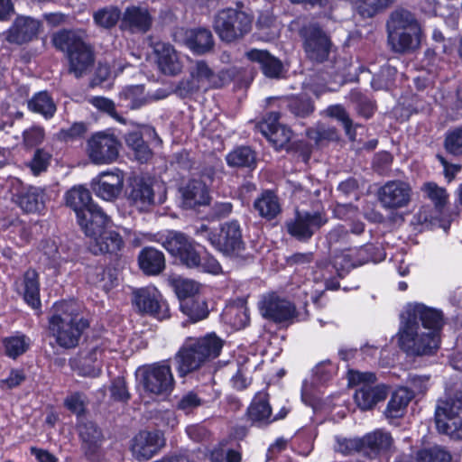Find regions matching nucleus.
Wrapping results in <instances>:
<instances>
[{"label": "nucleus", "mask_w": 462, "mask_h": 462, "mask_svg": "<svg viewBox=\"0 0 462 462\" xmlns=\"http://www.w3.org/2000/svg\"><path fill=\"white\" fill-rule=\"evenodd\" d=\"M180 261L189 268H197L200 263V254L196 250L195 245L191 240L188 246L179 254Z\"/></svg>", "instance_id": "338daca9"}, {"label": "nucleus", "mask_w": 462, "mask_h": 462, "mask_svg": "<svg viewBox=\"0 0 462 462\" xmlns=\"http://www.w3.org/2000/svg\"><path fill=\"white\" fill-rule=\"evenodd\" d=\"M143 87L142 85L130 86L121 92V98L128 101L126 106L133 109L140 107L144 101Z\"/></svg>", "instance_id": "13d9d810"}, {"label": "nucleus", "mask_w": 462, "mask_h": 462, "mask_svg": "<svg viewBox=\"0 0 462 462\" xmlns=\"http://www.w3.org/2000/svg\"><path fill=\"white\" fill-rule=\"evenodd\" d=\"M65 200L66 205L75 211L78 223L86 236L96 233L95 229L89 226L91 221L100 227L108 220V216L102 208L93 203L90 191L82 185L69 189L65 194Z\"/></svg>", "instance_id": "423d86ee"}, {"label": "nucleus", "mask_w": 462, "mask_h": 462, "mask_svg": "<svg viewBox=\"0 0 462 462\" xmlns=\"http://www.w3.org/2000/svg\"><path fill=\"white\" fill-rule=\"evenodd\" d=\"M174 36L176 41L181 42L195 54L208 52L214 46L212 33L205 28H181L175 32Z\"/></svg>", "instance_id": "bb28decb"}, {"label": "nucleus", "mask_w": 462, "mask_h": 462, "mask_svg": "<svg viewBox=\"0 0 462 462\" xmlns=\"http://www.w3.org/2000/svg\"><path fill=\"white\" fill-rule=\"evenodd\" d=\"M251 28L252 17L244 11L233 8L220 11L214 21L216 33L226 42L244 37Z\"/></svg>", "instance_id": "f8f14e48"}, {"label": "nucleus", "mask_w": 462, "mask_h": 462, "mask_svg": "<svg viewBox=\"0 0 462 462\" xmlns=\"http://www.w3.org/2000/svg\"><path fill=\"white\" fill-rule=\"evenodd\" d=\"M374 250L372 245L346 249L333 257V267L338 276L342 277L354 267L375 261Z\"/></svg>", "instance_id": "6ab92c4d"}, {"label": "nucleus", "mask_w": 462, "mask_h": 462, "mask_svg": "<svg viewBox=\"0 0 462 462\" xmlns=\"http://www.w3.org/2000/svg\"><path fill=\"white\" fill-rule=\"evenodd\" d=\"M151 23V16L147 9L143 7H127L123 15V25L132 31L146 32L150 28Z\"/></svg>", "instance_id": "ea45409f"}, {"label": "nucleus", "mask_w": 462, "mask_h": 462, "mask_svg": "<svg viewBox=\"0 0 462 462\" xmlns=\"http://www.w3.org/2000/svg\"><path fill=\"white\" fill-rule=\"evenodd\" d=\"M128 200L134 208L143 211L150 208L156 201L160 204L163 203L165 194L156 198L154 189L150 183L143 179L134 178L131 183Z\"/></svg>", "instance_id": "cd10ccee"}, {"label": "nucleus", "mask_w": 462, "mask_h": 462, "mask_svg": "<svg viewBox=\"0 0 462 462\" xmlns=\"http://www.w3.org/2000/svg\"><path fill=\"white\" fill-rule=\"evenodd\" d=\"M120 143L117 138L106 132L94 134L87 143L88 159L96 165H107L115 162L119 155Z\"/></svg>", "instance_id": "4468645a"}, {"label": "nucleus", "mask_w": 462, "mask_h": 462, "mask_svg": "<svg viewBox=\"0 0 462 462\" xmlns=\"http://www.w3.org/2000/svg\"><path fill=\"white\" fill-rule=\"evenodd\" d=\"M170 282L180 300V306L184 301H190L197 297H200V285L195 281L181 277H173Z\"/></svg>", "instance_id": "79ce46f5"}, {"label": "nucleus", "mask_w": 462, "mask_h": 462, "mask_svg": "<svg viewBox=\"0 0 462 462\" xmlns=\"http://www.w3.org/2000/svg\"><path fill=\"white\" fill-rule=\"evenodd\" d=\"M255 210L262 217L274 218L281 211V206L277 196L270 190H266L257 198L254 203Z\"/></svg>", "instance_id": "37998d69"}, {"label": "nucleus", "mask_w": 462, "mask_h": 462, "mask_svg": "<svg viewBox=\"0 0 462 462\" xmlns=\"http://www.w3.org/2000/svg\"><path fill=\"white\" fill-rule=\"evenodd\" d=\"M288 106L291 113L297 116H307L314 110L312 102L305 96L291 98Z\"/></svg>", "instance_id": "e2e57ef3"}, {"label": "nucleus", "mask_w": 462, "mask_h": 462, "mask_svg": "<svg viewBox=\"0 0 462 462\" xmlns=\"http://www.w3.org/2000/svg\"><path fill=\"white\" fill-rule=\"evenodd\" d=\"M189 79L181 80L177 88L180 95L188 96L198 90L217 88L213 70L204 60H197L189 68Z\"/></svg>", "instance_id": "f3484780"}, {"label": "nucleus", "mask_w": 462, "mask_h": 462, "mask_svg": "<svg viewBox=\"0 0 462 462\" xmlns=\"http://www.w3.org/2000/svg\"><path fill=\"white\" fill-rule=\"evenodd\" d=\"M40 22L30 17H18L8 31L7 41L22 44L32 41L38 33Z\"/></svg>", "instance_id": "f704fd0d"}, {"label": "nucleus", "mask_w": 462, "mask_h": 462, "mask_svg": "<svg viewBox=\"0 0 462 462\" xmlns=\"http://www.w3.org/2000/svg\"><path fill=\"white\" fill-rule=\"evenodd\" d=\"M95 194L106 201L116 199L124 186V173L118 169L103 171L92 180L91 183Z\"/></svg>", "instance_id": "b1692460"}, {"label": "nucleus", "mask_w": 462, "mask_h": 462, "mask_svg": "<svg viewBox=\"0 0 462 462\" xmlns=\"http://www.w3.org/2000/svg\"><path fill=\"white\" fill-rule=\"evenodd\" d=\"M138 263L144 273L159 274L165 267L164 254L152 247L143 248L139 254Z\"/></svg>", "instance_id": "58836bf2"}, {"label": "nucleus", "mask_w": 462, "mask_h": 462, "mask_svg": "<svg viewBox=\"0 0 462 462\" xmlns=\"http://www.w3.org/2000/svg\"><path fill=\"white\" fill-rule=\"evenodd\" d=\"M121 13L116 7H107L95 13V23L102 27L110 28L116 24L120 18Z\"/></svg>", "instance_id": "4d7b16f0"}, {"label": "nucleus", "mask_w": 462, "mask_h": 462, "mask_svg": "<svg viewBox=\"0 0 462 462\" xmlns=\"http://www.w3.org/2000/svg\"><path fill=\"white\" fill-rule=\"evenodd\" d=\"M222 319L235 329H241L249 322L247 309L243 303L227 305L222 312Z\"/></svg>", "instance_id": "49530a36"}, {"label": "nucleus", "mask_w": 462, "mask_h": 462, "mask_svg": "<svg viewBox=\"0 0 462 462\" xmlns=\"http://www.w3.org/2000/svg\"><path fill=\"white\" fill-rule=\"evenodd\" d=\"M5 355L13 359L27 351L31 345V339L23 334L16 333L3 340Z\"/></svg>", "instance_id": "de8ad7c7"}, {"label": "nucleus", "mask_w": 462, "mask_h": 462, "mask_svg": "<svg viewBox=\"0 0 462 462\" xmlns=\"http://www.w3.org/2000/svg\"><path fill=\"white\" fill-rule=\"evenodd\" d=\"M393 2V0H357L356 5L362 16L372 17Z\"/></svg>", "instance_id": "5fc2aeb1"}, {"label": "nucleus", "mask_w": 462, "mask_h": 462, "mask_svg": "<svg viewBox=\"0 0 462 462\" xmlns=\"http://www.w3.org/2000/svg\"><path fill=\"white\" fill-rule=\"evenodd\" d=\"M327 114L342 123L347 136L354 140L356 138L355 129L352 128V121L349 119L344 107L341 106H331L328 107Z\"/></svg>", "instance_id": "052dcab7"}, {"label": "nucleus", "mask_w": 462, "mask_h": 462, "mask_svg": "<svg viewBox=\"0 0 462 462\" xmlns=\"http://www.w3.org/2000/svg\"><path fill=\"white\" fill-rule=\"evenodd\" d=\"M152 48L156 55L157 65L163 74L173 76L182 70L181 58L170 43L158 42L153 44Z\"/></svg>", "instance_id": "2f4dec72"}, {"label": "nucleus", "mask_w": 462, "mask_h": 462, "mask_svg": "<svg viewBox=\"0 0 462 462\" xmlns=\"http://www.w3.org/2000/svg\"><path fill=\"white\" fill-rule=\"evenodd\" d=\"M72 260V254L65 245H59L53 239H47L41 244L38 261L40 264L60 271L64 263Z\"/></svg>", "instance_id": "c756f323"}, {"label": "nucleus", "mask_w": 462, "mask_h": 462, "mask_svg": "<svg viewBox=\"0 0 462 462\" xmlns=\"http://www.w3.org/2000/svg\"><path fill=\"white\" fill-rule=\"evenodd\" d=\"M246 56L250 60L257 62L260 65L265 77L271 79H278L281 77L282 73V62L266 51L254 49L249 51Z\"/></svg>", "instance_id": "e433bc0d"}, {"label": "nucleus", "mask_w": 462, "mask_h": 462, "mask_svg": "<svg viewBox=\"0 0 462 462\" xmlns=\"http://www.w3.org/2000/svg\"><path fill=\"white\" fill-rule=\"evenodd\" d=\"M280 114L269 113L259 124L261 133L268 139L275 149L287 148L291 138V131L283 125L279 124Z\"/></svg>", "instance_id": "c85d7f7f"}, {"label": "nucleus", "mask_w": 462, "mask_h": 462, "mask_svg": "<svg viewBox=\"0 0 462 462\" xmlns=\"http://www.w3.org/2000/svg\"><path fill=\"white\" fill-rule=\"evenodd\" d=\"M202 403L203 400L198 395V393L193 391H189L179 399L177 408L188 414L194 409L199 407Z\"/></svg>", "instance_id": "69168bd1"}, {"label": "nucleus", "mask_w": 462, "mask_h": 462, "mask_svg": "<svg viewBox=\"0 0 462 462\" xmlns=\"http://www.w3.org/2000/svg\"><path fill=\"white\" fill-rule=\"evenodd\" d=\"M181 312L192 322L206 319L208 315V304L204 297H197L190 301H184L180 305Z\"/></svg>", "instance_id": "8fccbe9b"}, {"label": "nucleus", "mask_w": 462, "mask_h": 462, "mask_svg": "<svg viewBox=\"0 0 462 462\" xmlns=\"http://www.w3.org/2000/svg\"><path fill=\"white\" fill-rule=\"evenodd\" d=\"M164 444V437L160 431L142 430L133 438L131 451L137 460H148L152 458Z\"/></svg>", "instance_id": "393cba45"}, {"label": "nucleus", "mask_w": 462, "mask_h": 462, "mask_svg": "<svg viewBox=\"0 0 462 462\" xmlns=\"http://www.w3.org/2000/svg\"><path fill=\"white\" fill-rule=\"evenodd\" d=\"M226 159L232 167H251L255 162V154L249 147L241 146L230 152Z\"/></svg>", "instance_id": "3c124183"}, {"label": "nucleus", "mask_w": 462, "mask_h": 462, "mask_svg": "<svg viewBox=\"0 0 462 462\" xmlns=\"http://www.w3.org/2000/svg\"><path fill=\"white\" fill-rule=\"evenodd\" d=\"M396 69L389 65L382 68L380 74L374 77L371 82L374 89H388L393 83Z\"/></svg>", "instance_id": "680f3d73"}, {"label": "nucleus", "mask_w": 462, "mask_h": 462, "mask_svg": "<svg viewBox=\"0 0 462 462\" xmlns=\"http://www.w3.org/2000/svg\"><path fill=\"white\" fill-rule=\"evenodd\" d=\"M49 319V333L55 342L63 348L75 347L83 330L88 326L86 319L79 316L74 300L56 302Z\"/></svg>", "instance_id": "f03ea898"}, {"label": "nucleus", "mask_w": 462, "mask_h": 462, "mask_svg": "<svg viewBox=\"0 0 462 462\" xmlns=\"http://www.w3.org/2000/svg\"><path fill=\"white\" fill-rule=\"evenodd\" d=\"M139 383L152 395L166 397L174 389L175 381L171 366L165 362L141 367L136 372Z\"/></svg>", "instance_id": "9d476101"}, {"label": "nucleus", "mask_w": 462, "mask_h": 462, "mask_svg": "<svg viewBox=\"0 0 462 462\" xmlns=\"http://www.w3.org/2000/svg\"><path fill=\"white\" fill-rule=\"evenodd\" d=\"M79 430L86 455L89 459L95 460L101 442L100 430L91 421L79 425Z\"/></svg>", "instance_id": "a19ab883"}, {"label": "nucleus", "mask_w": 462, "mask_h": 462, "mask_svg": "<svg viewBox=\"0 0 462 462\" xmlns=\"http://www.w3.org/2000/svg\"><path fill=\"white\" fill-rule=\"evenodd\" d=\"M197 234L207 239L212 246L227 256H237L245 249L242 230L237 221L223 224L219 233L210 231L207 226L201 225Z\"/></svg>", "instance_id": "1a4fd4ad"}, {"label": "nucleus", "mask_w": 462, "mask_h": 462, "mask_svg": "<svg viewBox=\"0 0 462 462\" xmlns=\"http://www.w3.org/2000/svg\"><path fill=\"white\" fill-rule=\"evenodd\" d=\"M445 148L451 154H462V127L455 128L447 133Z\"/></svg>", "instance_id": "0e129e2a"}, {"label": "nucleus", "mask_w": 462, "mask_h": 462, "mask_svg": "<svg viewBox=\"0 0 462 462\" xmlns=\"http://www.w3.org/2000/svg\"><path fill=\"white\" fill-rule=\"evenodd\" d=\"M312 280L308 278L302 284V292L311 300H316L324 290H337L339 287L337 282L327 280L318 272L312 273Z\"/></svg>", "instance_id": "c03bdc74"}, {"label": "nucleus", "mask_w": 462, "mask_h": 462, "mask_svg": "<svg viewBox=\"0 0 462 462\" xmlns=\"http://www.w3.org/2000/svg\"><path fill=\"white\" fill-rule=\"evenodd\" d=\"M347 378L348 384L356 387L354 400L362 411L372 410L388 394V389L384 384L375 383L376 376L374 373L350 370Z\"/></svg>", "instance_id": "0eeeda50"}, {"label": "nucleus", "mask_w": 462, "mask_h": 462, "mask_svg": "<svg viewBox=\"0 0 462 462\" xmlns=\"http://www.w3.org/2000/svg\"><path fill=\"white\" fill-rule=\"evenodd\" d=\"M29 109L41 115L45 119L51 118L56 113V105L46 91H40L33 95V97L28 102Z\"/></svg>", "instance_id": "a18cd8bd"}, {"label": "nucleus", "mask_w": 462, "mask_h": 462, "mask_svg": "<svg viewBox=\"0 0 462 462\" xmlns=\"http://www.w3.org/2000/svg\"><path fill=\"white\" fill-rule=\"evenodd\" d=\"M388 42L396 52H407L419 47L420 27L413 14L406 9L392 13L387 22Z\"/></svg>", "instance_id": "20e7f679"}, {"label": "nucleus", "mask_w": 462, "mask_h": 462, "mask_svg": "<svg viewBox=\"0 0 462 462\" xmlns=\"http://www.w3.org/2000/svg\"><path fill=\"white\" fill-rule=\"evenodd\" d=\"M303 41V48L307 56L315 61L325 60L331 50V41L328 35L315 22H308L299 31Z\"/></svg>", "instance_id": "ddd939ff"}, {"label": "nucleus", "mask_w": 462, "mask_h": 462, "mask_svg": "<svg viewBox=\"0 0 462 462\" xmlns=\"http://www.w3.org/2000/svg\"><path fill=\"white\" fill-rule=\"evenodd\" d=\"M377 196L383 208L398 209L408 206L411 197V188L405 181L390 180L378 189Z\"/></svg>", "instance_id": "a211bd4d"}, {"label": "nucleus", "mask_w": 462, "mask_h": 462, "mask_svg": "<svg viewBox=\"0 0 462 462\" xmlns=\"http://www.w3.org/2000/svg\"><path fill=\"white\" fill-rule=\"evenodd\" d=\"M211 462H240L241 454L224 444L215 447L210 452Z\"/></svg>", "instance_id": "bf43d9fd"}, {"label": "nucleus", "mask_w": 462, "mask_h": 462, "mask_svg": "<svg viewBox=\"0 0 462 462\" xmlns=\"http://www.w3.org/2000/svg\"><path fill=\"white\" fill-rule=\"evenodd\" d=\"M413 398V394L407 387H399L396 389L386 406L384 415L388 420L402 418L407 410L408 404Z\"/></svg>", "instance_id": "4c0bfd02"}, {"label": "nucleus", "mask_w": 462, "mask_h": 462, "mask_svg": "<svg viewBox=\"0 0 462 462\" xmlns=\"http://www.w3.org/2000/svg\"><path fill=\"white\" fill-rule=\"evenodd\" d=\"M336 366L329 361L319 363L312 371L310 379L303 382L301 399L314 410L319 409L321 387L328 382L336 373Z\"/></svg>", "instance_id": "2eb2a0df"}, {"label": "nucleus", "mask_w": 462, "mask_h": 462, "mask_svg": "<svg viewBox=\"0 0 462 462\" xmlns=\"http://www.w3.org/2000/svg\"><path fill=\"white\" fill-rule=\"evenodd\" d=\"M223 341L210 333L201 337H188L175 356L180 376L199 369L206 361L219 356Z\"/></svg>", "instance_id": "7ed1b4c3"}, {"label": "nucleus", "mask_w": 462, "mask_h": 462, "mask_svg": "<svg viewBox=\"0 0 462 462\" xmlns=\"http://www.w3.org/2000/svg\"><path fill=\"white\" fill-rule=\"evenodd\" d=\"M103 355V349L98 346L82 351L70 361L71 367L79 375L97 377L101 373Z\"/></svg>", "instance_id": "7c9ffc66"}, {"label": "nucleus", "mask_w": 462, "mask_h": 462, "mask_svg": "<svg viewBox=\"0 0 462 462\" xmlns=\"http://www.w3.org/2000/svg\"><path fill=\"white\" fill-rule=\"evenodd\" d=\"M10 186L13 197H17L21 208L28 213L41 212L45 205L44 191L37 187H29L22 190V182L16 178H10L6 181Z\"/></svg>", "instance_id": "4be33fe9"}, {"label": "nucleus", "mask_w": 462, "mask_h": 462, "mask_svg": "<svg viewBox=\"0 0 462 462\" xmlns=\"http://www.w3.org/2000/svg\"><path fill=\"white\" fill-rule=\"evenodd\" d=\"M88 281L105 291H110L117 284V277L115 272L111 269L97 272L96 277L89 276Z\"/></svg>", "instance_id": "6e6d98bb"}, {"label": "nucleus", "mask_w": 462, "mask_h": 462, "mask_svg": "<svg viewBox=\"0 0 462 462\" xmlns=\"http://www.w3.org/2000/svg\"><path fill=\"white\" fill-rule=\"evenodd\" d=\"M182 206L185 208H194L204 206L209 202V194L207 184L202 180L192 179L181 189Z\"/></svg>", "instance_id": "72a5a7b5"}, {"label": "nucleus", "mask_w": 462, "mask_h": 462, "mask_svg": "<svg viewBox=\"0 0 462 462\" xmlns=\"http://www.w3.org/2000/svg\"><path fill=\"white\" fill-rule=\"evenodd\" d=\"M435 422L440 433L462 439V393L438 402Z\"/></svg>", "instance_id": "9b49d317"}, {"label": "nucleus", "mask_w": 462, "mask_h": 462, "mask_svg": "<svg viewBox=\"0 0 462 462\" xmlns=\"http://www.w3.org/2000/svg\"><path fill=\"white\" fill-rule=\"evenodd\" d=\"M288 412L289 409L283 406L277 414L273 415L268 395L265 393L255 394L247 409L249 420L257 427L266 426L277 420H282L286 417Z\"/></svg>", "instance_id": "5701e85b"}, {"label": "nucleus", "mask_w": 462, "mask_h": 462, "mask_svg": "<svg viewBox=\"0 0 462 462\" xmlns=\"http://www.w3.org/2000/svg\"><path fill=\"white\" fill-rule=\"evenodd\" d=\"M54 46L67 52L69 72L76 78L87 74L94 64V54L81 35L74 31H60L52 36Z\"/></svg>", "instance_id": "39448f33"}, {"label": "nucleus", "mask_w": 462, "mask_h": 462, "mask_svg": "<svg viewBox=\"0 0 462 462\" xmlns=\"http://www.w3.org/2000/svg\"><path fill=\"white\" fill-rule=\"evenodd\" d=\"M191 239L177 231H167L162 236V246L173 256L179 254L189 245Z\"/></svg>", "instance_id": "09e8293b"}, {"label": "nucleus", "mask_w": 462, "mask_h": 462, "mask_svg": "<svg viewBox=\"0 0 462 462\" xmlns=\"http://www.w3.org/2000/svg\"><path fill=\"white\" fill-rule=\"evenodd\" d=\"M421 191L427 199L432 201L434 208L421 207L416 214L418 222L430 227L439 226L447 232L449 229L450 221L440 217L448 201L446 189L439 187L435 182L429 181L422 185Z\"/></svg>", "instance_id": "6e6552de"}, {"label": "nucleus", "mask_w": 462, "mask_h": 462, "mask_svg": "<svg viewBox=\"0 0 462 462\" xmlns=\"http://www.w3.org/2000/svg\"><path fill=\"white\" fill-rule=\"evenodd\" d=\"M16 290L22 293L25 302L33 310H40V282L39 274L33 269L27 270L21 279L15 282Z\"/></svg>", "instance_id": "473e14b6"}, {"label": "nucleus", "mask_w": 462, "mask_h": 462, "mask_svg": "<svg viewBox=\"0 0 462 462\" xmlns=\"http://www.w3.org/2000/svg\"><path fill=\"white\" fill-rule=\"evenodd\" d=\"M364 453L375 456L391 449L393 440L391 434L383 430H375L362 438Z\"/></svg>", "instance_id": "c9c22d12"}, {"label": "nucleus", "mask_w": 462, "mask_h": 462, "mask_svg": "<svg viewBox=\"0 0 462 462\" xmlns=\"http://www.w3.org/2000/svg\"><path fill=\"white\" fill-rule=\"evenodd\" d=\"M262 315L276 323L291 322L295 319V307L289 300L271 293L259 302Z\"/></svg>", "instance_id": "412c9836"}, {"label": "nucleus", "mask_w": 462, "mask_h": 462, "mask_svg": "<svg viewBox=\"0 0 462 462\" xmlns=\"http://www.w3.org/2000/svg\"><path fill=\"white\" fill-rule=\"evenodd\" d=\"M336 449L343 454H351L354 451L364 453L362 438L340 439H337Z\"/></svg>", "instance_id": "774afa93"}, {"label": "nucleus", "mask_w": 462, "mask_h": 462, "mask_svg": "<svg viewBox=\"0 0 462 462\" xmlns=\"http://www.w3.org/2000/svg\"><path fill=\"white\" fill-rule=\"evenodd\" d=\"M108 223L109 219L100 227L97 226L93 221L89 223V226L96 231L92 236H88L90 238L89 249L95 254H116L124 245L123 239L116 231L106 229Z\"/></svg>", "instance_id": "aec40b11"}, {"label": "nucleus", "mask_w": 462, "mask_h": 462, "mask_svg": "<svg viewBox=\"0 0 462 462\" xmlns=\"http://www.w3.org/2000/svg\"><path fill=\"white\" fill-rule=\"evenodd\" d=\"M134 307L139 312L153 316L158 319L169 317V307L155 286L140 288L134 292Z\"/></svg>", "instance_id": "dca6fc26"}, {"label": "nucleus", "mask_w": 462, "mask_h": 462, "mask_svg": "<svg viewBox=\"0 0 462 462\" xmlns=\"http://www.w3.org/2000/svg\"><path fill=\"white\" fill-rule=\"evenodd\" d=\"M125 143L134 151L135 159L140 162H145L151 157V151L140 132L134 131L126 134Z\"/></svg>", "instance_id": "603ef678"}, {"label": "nucleus", "mask_w": 462, "mask_h": 462, "mask_svg": "<svg viewBox=\"0 0 462 462\" xmlns=\"http://www.w3.org/2000/svg\"><path fill=\"white\" fill-rule=\"evenodd\" d=\"M444 317L440 310L423 303H408L397 334L400 347L414 356H429L439 347Z\"/></svg>", "instance_id": "f257e3e1"}, {"label": "nucleus", "mask_w": 462, "mask_h": 462, "mask_svg": "<svg viewBox=\"0 0 462 462\" xmlns=\"http://www.w3.org/2000/svg\"><path fill=\"white\" fill-rule=\"evenodd\" d=\"M51 160V154L44 149H37L32 160L28 162V167L34 176L47 171Z\"/></svg>", "instance_id": "864d4df0"}, {"label": "nucleus", "mask_w": 462, "mask_h": 462, "mask_svg": "<svg viewBox=\"0 0 462 462\" xmlns=\"http://www.w3.org/2000/svg\"><path fill=\"white\" fill-rule=\"evenodd\" d=\"M326 222L327 219L319 212L297 211L294 219L287 222V229L292 236L305 240L311 237Z\"/></svg>", "instance_id": "a878e982"}]
</instances>
